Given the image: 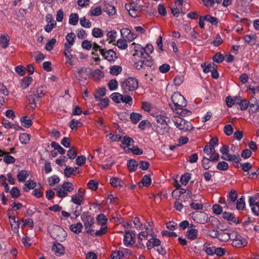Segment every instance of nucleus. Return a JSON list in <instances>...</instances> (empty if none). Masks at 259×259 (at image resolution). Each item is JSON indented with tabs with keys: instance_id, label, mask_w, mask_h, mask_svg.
I'll return each mask as SVG.
<instances>
[{
	"instance_id": "1",
	"label": "nucleus",
	"mask_w": 259,
	"mask_h": 259,
	"mask_svg": "<svg viewBox=\"0 0 259 259\" xmlns=\"http://www.w3.org/2000/svg\"><path fill=\"white\" fill-rule=\"evenodd\" d=\"M153 50H135L133 57L138 61L135 62L134 66L137 70L146 69V67H151L153 64V60L150 54Z\"/></svg>"
},
{
	"instance_id": "2",
	"label": "nucleus",
	"mask_w": 259,
	"mask_h": 259,
	"mask_svg": "<svg viewBox=\"0 0 259 259\" xmlns=\"http://www.w3.org/2000/svg\"><path fill=\"white\" fill-rule=\"evenodd\" d=\"M156 120L159 124L155 126L156 133L161 135L167 133L169 130L168 123L170 121V118L165 115L159 114L156 116Z\"/></svg>"
},
{
	"instance_id": "3",
	"label": "nucleus",
	"mask_w": 259,
	"mask_h": 259,
	"mask_svg": "<svg viewBox=\"0 0 259 259\" xmlns=\"http://www.w3.org/2000/svg\"><path fill=\"white\" fill-rule=\"evenodd\" d=\"M173 105L169 103V106L173 111L179 110L187 105V101L183 96L178 92H175L171 97Z\"/></svg>"
},
{
	"instance_id": "4",
	"label": "nucleus",
	"mask_w": 259,
	"mask_h": 259,
	"mask_svg": "<svg viewBox=\"0 0 259 259\" xmlns=\"http://www.w3.org/2000/svg\"><path fill=\"white\" fill-rule=\"evenodd\" d=\"M138 81L134 77H128L120 82V86L124 93L134 91L138 88Z\"/></svg>"
},
{
	"instance_id": "5",
	"label": "nucleus",
	"mask_w": 259,
	"mask_h": 259,
	"mask_svg": "<svg viewBox=\"0 0 259 259\" xmlns=\"http://www.w3.org/2000/svg\"><path fill=\"white\" fill-rule=\"evenodd\" d=\"M232 238V245L236 248H241L245 246L247 244V241L238 233H236L235 237Z\"/></svg>"
},
{
	"instance_id": "6",
	"label": "nucleus",
	"mask_w": 259,
	"mask_h": 259,
	"mask_svg": "<svg viewBox=\"0 0 259 259\" xmlns=\"http://www.w3.org/2000/svg\"><path fill=\"white\" fill-rule=\"evenodd\" d=\"M99 50L105 58L109 61H114L117 58V56L114 50Z\"/></svg>"
},
{
	"instance_id": "7",
	"label": "nucleus",
	"mask_w": 259,
	"mask_h": 259,
	"mask_svg": "<svg viewBox=\"0 0 259 259\" xmlns=\"http://www.w3.org/2000/svg\"><path fill=\"white\" fill-rule=\"evenodd\" d=\"M81 219L83 222L85 229L90 228L94 224V219L88 212H84L81 215Z\"/></svg>"
},
{
	"instance_id": "8",
	"label": "nucleus",
	"mask_w": 259,
	"mask_h": 259,
	"mask_svg": "<svg viewBox=\"0 0 259 259\" xmlns=\"http://www.w3.org/2000/svg\"><path fill=\"white\" fill-rule=\"evenodd\" d=\"M37 94L35 90H31L27 96V100L30 105V108L34 109L36 107V101H38L40 98H37Z\"/></svg>"
},
{
	"instance_id": "9",
	"label": "nucleus",
	"mask_w": 259,
	"mask_h": 259,
	"mask_svg": "<svg viewBox=\"0 0 259 259\" xmlns=\"http://www.w3.org/2000/svg\"><path fill=\"white\" fill-rule=\"evenodd\" d=\"M249 205L251 207L252 212L255 215H259V202L254 197H250L249 199Z\"/></svg>"
},
{
	"instance_id": "10",
	"label": "nucleus",
	"mask_w": 259,
	"mask_h": 259,
	"mask_svg": "<svg viewBox=\"0 0 259 259\" xmlns=\"http://www.w3.org/2000/svg\"><path fill=\"white\" fill-rule=\"evenodd\" d=\"M211 224H208L205 228L202 229L204 233L212 238H219V231L217 229H210Z\"/></svg>"
},
{
	"instance_id": "11",
	"label": "nucleus",
	"mask_w": 259,
	"mask_h": 259,
	"mask_svg": "<svg viewBox=\"0 0 259 259\" xmlns=\"http://www.w3.org/2000/svg\"><path fill=\"white\" fill-rule=\"evenodd\" d=\"M135 234L132 235L130 231L126 230L125 231V235L124 237V244L126 246L129 245H132L134 244L135 242L134 240L135 239Z\"/></svg>"
},
{
	"instance_id": "12",
	"label": "nucleus",
	"mask_w": 259,
	"mask_h": 259,
	"mask_svg": "<svg viewBox=\"0 0 259 259\" xmlns=\"http://www.w3.org/2000/svg\"><path fill=\"white\" fill-rule=\"evenodd\" d=\"M52 249L57 256H60L64 253V248L63 246L58 242L54 243Z\"/></svg>"
},
{
	"instance_id": "13",
	"label": "nucleus",
	"mask_w": 259,
	"mask_h": 259,
	"mask_svg": "<svg viewBox=\"0 0 259 259\" xmlns=\"http://www.w3.org/2000/svg\"><path fill=\"white\" fill-rule=\"evenodd\" d=\"M160 244L161 241L159 239L152 237L148 240L147 243V248L148 250H150L154 247H158Z\"/></svg>"
},
{
	"instance_id": "14",
	"label": "nucleus",
	"mask_w": 259,
	"mask_h": 259,
	"mask_svg": "<svg viewBox=\"0 0 259 259\" xmlns=\"http://www.w3.org/2000/svg\"><path fill=\"white\" fill-rule=\"evenodd\" d=\"M236 105L239 106L240 109L242 111L246 110L248 107L247 100L242 99L241 97L236 96Z\"/></svg>"
},
{
	"instance_id": "15",
	"label": "nucleus",
	"mask_w": 259,
	"mask_h": 259,
	"mask_svg": "<svg viewBox=\"0 0 259 259\" xmlns=\"http://www.w3.org/2000/svg\"><path fill=\"white\" fill-rule=\"evenodd\" d=\"M227 158L222 157V159L227 161H232L235 163L233 165L236 167H239L238 163L241 160L239 154H234L233 155H230Z\"/></svg>"
},
{
	"instance_id": "16",
	"label": "nucleus",
	"mask_w": 259,
	"mask_h": 259,
	"mask_svg": "<svg viewBox=\"0 0 259 259\" xmlns=\"http://www.w3.org/2000/svg\"><path fill=\"white\" fill-rule=\"evenodd\" d=\"M233 237V235L229 232H226L225 230L221 232H219V237L218 239L221 241L226 242Z\"/></svg>"
},
{
	"instance_id": "17",
	"label": "nucleus",
	"mask_w": 259,
	"mask_h": 259,
	"mask_svg": "<svg viewBox=\"0 0 259 259\" xmlns=\"http://www.w3.org/2000/svg\"><path fill=\"white\" fill-rule=\"evenodd\" d=\"M201 67L203 68V71L205 73H208L212 71V70L218 69V65L215 64L213 62L210 63L206 65V63H203L201 65Z\"/></svg>"
},
{
	"instance_id": "18",
	"label": "nucleus",
	"mask_w": 259,
	"mask_h": 259,
	"mask_svg": "<svg viewBox=\"0 0 259 259\" xmlns=\"http://www.w3.org/2000/svg\"><path fill=\"white\" fill-rule=\"evenodd\" d=\"M248 106L250 108L249 111L252 113L256 112L258 109V104L256 99L255 98H252L250 101L247 102Z\"/></svg>"
},
{
	"instance_id": "19",
	"label": "nucleus",
	"mask_w": 259,
	"mask_h": 259,
	"mask_svg": "<svg viewBox=\"0 0 259 259\" xmlns=\"http://www.w3.org/2000/svg\"><path fill=\"white\" fill-rule=\"evenodd\" d=\"M185 120L184 119L178 116H174L172 118V121L175 123V125L180 130L184 129L183 125L185 124Z\"/></svg>"
},
{
	"instance_id": "20",
	"label": "nucleus",
	"mask_w": 259,
	"mask_h": 259,
	"mask_svg": "<svg viewBox=\"0 0 259 259\" xmlns=\"http://www.w3.org/2000/svg\"><path fill=\"white\" fill-rule=\"evenodd\" d=\"M9 41L10 37L8 34L2 35L0 37V47L3 48H7Z\"/></svg>"
},
{
	"instance_id": "21",
	"label": "nucleus",
	"mask_w": 259,
	"mask_h": 259,
	"mask_svg": "<svg viewBox=\"0 0 259 259\" xmlns=\"http://www.w3.org/2000/svg\"><path fill=\"white\" fill-rule=\"evenodd\" d=\"M75 38V34L73 32L68 33L66 35V39L68 42V44H65V47L66 49L70 48L71 46H72L73 45Z\"/></svg>"
},
{
	"instance_id": "22",
	"label": "nucleus",
	"mask_w": 259,
	"mask_h": 259,
	"mask_svg": "<svg viewBox=\"0 0 259 259\" xmlns=\"http://www.w3.org/2000/svg\"><path fill=\"white\" fill-rule=\"evenodd\" d=\"M196 215H197V216L198 217V218H197L198 221H197L199 223L204 224L205 223L208 222V221H207V220H208V216H207V215L206 214V213H205L204 212H202V211H200V212H198L196 213Z\"/></svg>"
},
{
	"instance_id": "23",
	"label": "nucleus",
	"mask_w": 259,
	"mask_h": 259,
	"mask_svg": "<svg viewBox=\"0 0 259 259\" xmlns=\"http://www.w3.org/2000/svg\"><path fill=\"white\" fill-rule=\"evenodd\" d=\"M70 230L74 233L78 234L80 233L83 228V225L81 223H78L76 224L71 225L69 226Z\"/></svg>"
},
{
	"instance_id": "24",
	"label": "nucleus",
	"mask_w": 259,
	"mask_h": 259,
	"mask_svg": "<svg viewBox=\"0 0 259 259\" xmlns=\"http://www.w3.org/2000/svg\"><path fill=\"white\" fill-rule=\"evenodd\" d=\"M110 184L114 187H121L123 184V181L119 178L117 177H113L110 179Z\"/></svg>"
},
{
	"instance_id": "25",
	"label": "nucleus",
	"mask_w": 259,
	"mask_h": 259,
	"mask_svg": "<svg viewBox=\"0 0 259 259\" xmlns=\"http://www.w3.org/2000/svg\"><path fill=\"white\" fill-rule=\"evenodd\" d=\"M10 225L12 230L14 233L18 232V229L19 228L20 222L18 220H16V217H13L12 220H10Z\"/></svg>"
},
{
	"instance_id": "26",
	"label": "nucleus",
	"mask_w": 259,
	"mask_h": 259,
	"mask_svg": "<svg viewBox=\"0 0 259 259\" xmlns=\"http://www.w3.org/2000/svg\"><path fill=\"white\" fill-rule=\"evenodd\" d=\"M103 11L110 16H113L116 13L115 8L113 6L109 4H106L104 6Z\"/></svg>"
},
{
	"instance_id": "27",
	"label": "nucleus",
	"mask_w": 259,
	"mask_h": 259,
	"mask_svg": "<svg viewBox=\"0 0 259 259\" xmlns=\"http://www.w3.org/2000/svg\"><path fill=\"white\" fill-rule=\"evenodd\" d=\"M36 185V184L33 180H28L24 185L25 187L23 188V190L25 192H28L29 190L35 188Z\"/></svg>"
},
{
	"instance_id": "28",
	"label": "nucleus",
	"mask_w": 259,
	"mask_h": 259,
	"mask_svg": "<svg viewBox=\"0 0 259 259\" xmlns=\"http://www.w3.org/2000/svg\"><path fill=\"white\" fill-rule=\"evenodd\" d=\"M198 235V231L195 229H190L187 231V236L189 239L193 240Z\"/></svg>"
},
{
	"instance_id": "29",
	"label": "nucleus",
	"mask_w": 259,
	"mask_h": 259,
	"mask_svg": "<svg viewBox=\"0 0 259 259\" xmlns=\"http://www.w3.org/2000/svg\"><path fill=\"white\" fill-rule=\"evenodd\" d=\"M33 79L30 76H25L22 79L21 87L23 89H26L32 82Z\"/></svg>"
},
{
	"instance_id": "30",
	"label": "nucleus",
	"mask_w": 259,
	"mask_h": 259,
	"mask_svg": "<svg viewBox=\"0 0 259 259\" xmlns=\"http://www.w3.org/2000/svg\"><path fill=\"white\" fill-rule=\"evenodd\" d=\"M138 165V162L135 159H131L128 160L127 166L131 171H135Z\"/></svg>"
},
{
	"instance_id": "31",
	"label": "nucleus",
	"mask_w": 259,
	"mask_h": 259,
	"mask_svg": "<svg viewBox=\"0 0 259 259\" xmlns=\"http://www.w3.org/2000/svg\"><path fill=\"white\" fill-rule=\"evenodd\" d=\"M84 200V196H80L76 194L71 197V201L77 205H80Z\"/></svg>"
},
{
	"instance_id": "32",
	"label": "nucleus",
	"mask_w": 259,
	"mask_h": 259,
	"mask_svg": "<svg viewBox=\"0 0 259 259\" xmlns=\"http://www.w3.org/2000/svg\"><path fill=\"white\" fill-rule=\"evenodd\" d=\"M92 76L95 80H99L104 76V73L99 69H96L92 72Z\"/></svg>"
},
{
	"instance_id": "33",
	"label": "nucleus",
	"mask_w": 259,
	"mask_h": 259,
	"mask_svg": "<svg viewBox=\"0 0 259 259\" xmlns=\"http://www.w3.org/2000/svg\"><path fill=\"white\" fill-rule=\"evenodd\" d=\"M151 180L149 176L148 175H145L142 179L141 182L139 183L138 185L139 187H141V184L142 186L145 187H148L151 185Z\"/></svg>"
},
{
	"instance_id": "34",
	"label": "nucleus",
	"mask_w": 259,
	"mask_h": 259,
	"mask_svg": "<svg viewBox=\"0 0 259 259\" xmlns=\"http://www.w3.org/2000/svg\"><path fill=\"white\" fill-rule=\"evenodd\" d=\"M20 121L22 125L27 128L29 127L32 124V120L26 116L22 117Z\"/></svg>"
},
{
	"instance_id": "35",
	"label": "nucleus",
	"mask_w": 259,
	"mask_h": 259,
	"mask_svg": "<svg viewBox=\"0 0 259 259\" xmlns=\"http://www.w3.org/2000/svg\"><path fill=\"white\" fill-rule=\"evenodd\" d=\"M142 115L141 114L132 112L131 114L130 118L134 124L137 123L142 118Z\"/></svg>"
},
{
	"instance_id": "36",
	"label": "nucleus",
	"mask_w": 259,
	"mask_h": 259,
	"mask_svg": "<svg viewBox=\"0 0 259 259\" xmlns=\"http://www.w3.org/2000/svg\"><path fill=\"white\" fill-rule=\"evenodd\" d=\"M28 174L27 171L22 170L19 171L17 175V178L19 182H24L27 179Z\"/></svg>"
},
{
	"instance_id": "37",
	"label": "nucleus",
	"mask_w": 259,
	"mask_h": 259,
	"mask_svg": "<svg viewBox=\"0 0 259 259\" xmlns=\"http://www.w3.org/2000/svg\"><path fill=\"white\" fill-rule=\"evenodd\" d=\"M203 249L208 255H213L214 254L215 247H210L208 243H205L204 244Z\"/></svg>"
},
{
	"instance_id": "38",
	"label": "nucleus",
	"mask_w": 259,
	"mask_h": 259,
	"mask_svg": "<svg viewBox=\"0 0 259 259\" xmlns=\"http://www.w3.org/2000/svg\"><path fill=\"white\" fill-rule=\"evenodd\" d=\"M126 39L120 38L117 40L116 45L119 49H126L128 47Z\"/></svg>"
},
{
	"instance_id": "39",
	"label": "nucleus",
	"mask_w": 259,
	"mask_h": 259,
	"mask_svg": "<svg viewBox=\"0 0 259 259\" xmlns=\"http://www.w3.org/2000/svg\"><path fill=\"white\" fill-rule=\"evenodd\" d=\"M51 146L52 148H54L55 150H57L61 154H63L65 153V150L56 142H52L51 144Z\"/></svg>"
},
{
	"instance_id": "40",
	"label": "nucleus",
	"mask_w": 259,
	"mask_h": 259,
	"mask_svg": "<svg viewBox=\"0 0 259 259\" xmlns=\"http://www.w3.org/2000/svg\"><path fill=\"white\" fill-rule=\"evenodd\" d=\"M121 141L122 143L125 145L127 147L133 146L134 143V140L127 136H124L123 140L121 139Z\"/></svg>"
},
{
	"instance_id": "41",
	"label": "nucleus",
	"mask_w": 259,
	"mask_h": 259,
	"mask_svg": "<svg viewBox=\"0 0 259 259\" xmlns=\"http://www.w3.org/2000/svg\"><path fill=\"white\" fill-rule=\"evenodd\" d=\"M204 19H205V21L210 23L212 25H217L219 23L218 19L211 16L210 15H206L204 16Z\"/></svg>"
},
{
	"instance_id": "42",
	"label": "nucleus",
	"mask_w": 259,
	"mask_h": 259,
	"mask_svg": "<svg viewBox=\"0 0 259 259\" xmlns=\"http://www.w3.org/2000/svg\"><path fill=\"white\" fill-rule=\"evenodd\" d=\"M117 32L115 30L109 31L107 34L108 39L110 40L109 44L112 43L115 41L116 38Z\"/></svg>"
},
{
	"instance_id": "43",
	"label": "nucleus",
	"mask_w": 259,
	"mask_h": 259,
	"mask_svg": "<svg viewBox=\"0 0 259 259\" xmlns=\"http://www.w3.org/2000/svg\"><path fill=\"white\" fill-rule=\"evenodd\" d=\"M62 188H63V190L66 192H70L73 190V185L71 182H65L62 185Z\"/></svg>"
},
{
	"instance_id": "44",
	"label": "nucleus",
	"mask_w": 259,
	"mask_h": 259,
	"mask_svg": "<svg viewBox=\"0 0 259 259\" xmlns=\"http://www.w3.org/2000/svg\"><path fill=\"white\" fill-rule=\"evenodd\" d=\"M78 16L76 13H72L69 16V22L70 24L76 25L78 21Z\"/></svg>"
},
{
	"instance_id": "45",
	"label": "nucleus",
	"mask_w": 259,
	"mask_h": 259,
	"mask_svg": "<svg viewBox=\"0 0 259 259\" xmlns=\"http://www.w3.org/2000/svg\"><path fill=\"white\" fill-rule=\"evenodd\" d=\"M120 35L122 38L126 39L128 41L129 40V35L131 33L130 29L123 28L120 30Z\"/></svg>"
},
{
	"instance_id": "46",
	"label": "nucleus",
	"mask_w": 259,
	"mask_h": 259,
	"mask_svg": "<svg viewBox=\"0 0 259 259\" xmlns=\"http://www.w3.org/2000/svg\"><path fill=\"white\" fill-rule=\"evenodd\" d=\"M106 90L105 88H100L96 91L95 95L96 100L100 99L101 97L104 96L106 94Z\"/></svg>"
},
{
	"instance_id": "47",
	"label": "nucleus",
	"mask_w": 259,
	"mask_h": 259,
	"mask_svg": "<svg viewBox=\"0 0 259 259\" xmlns=\"http://www.w3.org/2000/svg\"><path fill=\"white\" fill-rule=\"evenodd\" d=\"M238 197V194L236 190L232 189L229 192L228 195V199L230 200V202H234Z\"/></svg>"
},
{
	"instance_id": "48",
	"label": "nucleus",
	"mask_w": 259,
	"mask_h": 259,
	"mask_svg": "<svg viewBox=\"0 0 259 259\" xmlns=\"http://www.w3.org/2000/svg\"><path fill=\"white\" fill-rule=\"evenodd\" d=\"M77 150L75 147H71L67 151V156L71 159H74L77 156Z\"/></svg>"
},
{
	"instance_id": "49",
	"label": "nucleus",
	"mask_w": 259,
	"mask_h": 259,
	"mask_svg": "<svg viewBox=\"0 0 259 259\" xmlns=\"http://www.w3.org/2000/svg\"><path fill=\"white\" fill-rule=\"evenodd\" d=\"M97 220L99 224L102 226H104L106 224L108 220L105 214L100 213L98 215Z\"/></svg>"
},
{
	"instance_id": "50",
	"label": "nucleus",
	"mask_w": 259,
	"mask_h": 259,
	"mask_svg": "<svg viewBox=\"0 0 259 259\" xmlns=\"http://www.w3.org/2000/svg\"><path fill=\"white\" fill-rule=\"evenodd\" d=\"M31 56L34 58L36 62L41 61L45 58V55L39 51L34 52L31 54Z\"/></svg>"
},
{
	"instance_id": "51",
	"label": "nucleus",
	"mask_w": 259,
	"mask_h": 259,
	"mask_svg": "<svg viewBox=\"0 0 259 259\" xmlns=\"http://www.w3.org/2000/svg\"><path fill=\"white\" fill-rule=\"evenodd\" d=\"M223 217L225 219H227L229 221H231L234 223L236 222V219L234 214L228 212H224L223 213Z\"/></svg>"
},
{
	"instance_id": "52",
	"label": "nucleus",
	"mask_w": 259,
	"mask_h": 259,
	"mask_svg": "<svg viewBox=\"0 0 259 259\" xmlns=\"http://www.w3.org/2000/svg\"><path fill=\"white\" fill-rule=\"evenodd\" d=\"M19 140L22 144H27L30 140L29 136L27 133L21 134L19 136Z\"/></svg>"
},
{
	"instance_id": "53",
	"label": "nucleus",
	"mask_w": 259,
	"mask_h": 259,
	"mask_svg": "<svg viewBox=\"0 0 259 259\" xmlns=\"http://www.w3.org/2000/svg\"><path fill=\"white\" fill-rule=\"evenodd\" d=\"M190 179L191 175L189 173H186L181 176L180 182L182 183V184L184 185H186L188 183V182L189 181Z\"/></svg>"
},
{
	"instance_id": "54",
	"label": "nucleus",
	"mask_w": 259,
	"mask_h": 259,
	"mask_svg": "<svg viewBox=\"0 0 259 259\" xmlns=\"http://www.w3.org/2000/svg\"><path fill=\"white\" fill-rule=\"evenodd\" d=\"M64 175L66 178H69L71 175H75L76 171L71 167H66L64 169Z\"/></svg>"
},
{
	"instance_id": "55",
	"label": "nucleus",
	"mask_w": 259,
	"mask_h": 259,
	"mask_svg": "<svg viewBox=\"0 0 259 259\" xmlns=\"http://www.w3.org/2000/svg\"><path fill=\"white\" fill-rule=\"evenodd\" d=\"M225 59L224 56L220 53H217L213 57L212 60L218 63H222Z\"/></svg>"
},
{
	"instance_id": "56",
	"label": "nucleus",
	"mask_w": 259,
	"mask_h": 259,
	"mask_svg": "<svg viewBox=\"0 0 259 259\" xmlns=\"http://www.w3.org/2000/svg\"><path fill=\"white\" fill-rule=\"evenodd\" d=\"M48 183L51 186H54L55 184L58 183L60 181L59 178L56 176L54 175L48 179Z\"/></svg>"
},
{
	"instance_id": "57",
	"label": "nucleus",
	"mask_w": 259,
	"mask_h": 259,
	"mask_svg": "<svg viewBox=\"0 0 259 259\" xmlns=\"http://www.w3.org/2000/svg\"><path fill=\"white\" fill-rule=\"evenodd\" d=\"M111 98L116 103H120L122 99V95L119 93H114L111 94Z\"/></svg>"
},
{
	"instance_id": "58",
	"label": "nucleus",
	"mask_w": 259,
	"mask_h": 259,
	"mask_svg": "<svg viewBox=\"0 0 259 259\" xmlns=\"http://www.w3.org/2000/svg\"><path fill=\"white\" fill-rule=\"evenodd\" d=\"M210 161L211 160L208 158H206L205 157H203V159L202 160V166L205 169H209L210 166Z\"/></svg>"
},
{
	"instance_id": "59",
	"label": "nucleus",
	"mask_w": 259,
	"mask_h": 259,
	"mask_svg": "<svg viewBox=\"0 0 259 259\" xmlns=\"http://www.w3.org/2000/svg\"><path fill=\"white\" fill-rule=\"evenodd\" d=\"M124 254L122 251L119 250L114 251L111 255V259H122Z\"/></svg>"
},
{
	"instance_id": "60",
	"label": "nucleus",
	"mask_w": 259,
	"mask_h": 259,
	"mask_svg": "<svg viewBox=\"0 0 259 259\" xmlns=\"http://www.w3.org/2000/svg\"><path fill=\"white\" fill-rule=\"evenodd\" d=\"M184 207H188V204H187V205H184L179 199L176 201L174 203V207L176 210L179 211H181Z\"/></svg>"
},
{
	"instance_id": "61",
	"label": "nucleus",
	"mask_w": 259,
	"mask_h": 259,
	"mask_svg": "<svg viewBox=\"0 0 259 259\" xmlns=\"http://www.w3.org/2000/svg\"><path fill=\"white\" fill-rule=\"evenodd\" d=\"M217 168L220 170H227L229 168L228 164L225 161L219 162L217 165Z\"/></svg>"
},
{
	"instance_id": "62",
	"label": "nucleus",
	"mask_w": 259,
	"mask_h": 259,
	"mask_svg": "<svg viewBox=\"0 0 259 259\" xmlns=\"http://www.w3.org/2000/svg\"><path fill=\"white\" fill-rule=\"evenodd\" d=\"M92 33L95 37H101L103 36V31L99 28H94Z\"/></svg>"
},
{
	"instance_id": "63",
	"label": "nucleus",
	"mask_w": 259,
	"mask_h": 259,
	"mask_svg": "<svg viewBox=\"0 0 259 259\" xmlns=\"http://www.w3.org/2000/svg\"><path fill=\"white\" fill-rule=\"evenodd\" d=\"M245 201L243 198L241 197L237 200L236 202V208L238 210H243L245 207Z\"/></svg>"
},
{
	"instance_id": "64",
	"label": "nucleus",
	"mask_w": 259,
	"mask_h": 259,
	"mask_svg": "<svg viewBox=\"0 0 259 259\" xmlns=\"http://www.w3.org/2000/svg\"><path fill=\"white\" fill-rule=\"evenodd\" d=\"M122 71V68L119 66H113L110 68V72L111 74L117 75Z\"/></svg>"
}]
</instances>
